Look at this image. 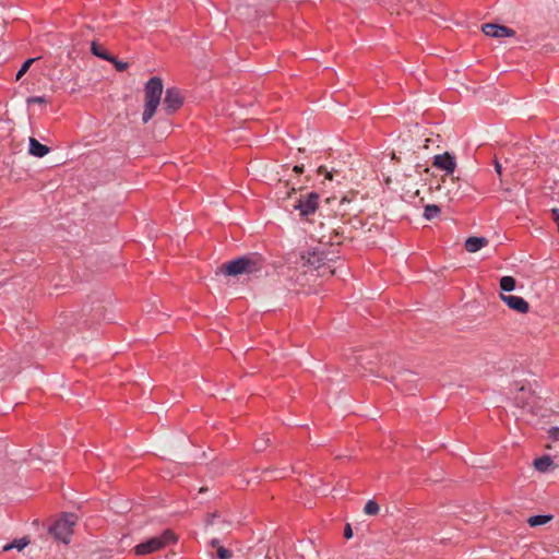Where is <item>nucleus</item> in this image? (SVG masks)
Masks as SVG:
<instances>
[{
  "label": "nucleus",
  "instance_id": "obj_1",
  "mask_svg": "<svg viewBox=\"0 0 559 559\" xmlns=\"http://www.w3.org/2000/svg\"><path fill=\"white\" fill-rule=\"evenodd\" d=\"M265 264V258L261 253L251 252L223 263L216 273L227 276L251 275L262 271Z\"/></svg>",
  "mask_w": 559,
  "mask_h": 559
},
{
  "label": "nucleus",
  "instance_id": "obj_2",
  "mask_svg": "<svg viewBox=\"0 0 559 559\" xmlns=\"http://www.w3.org/2000/svg\"><path fill=\"white\" fill-rule=\"evenodd\" d=\"M163 80L159 76L151 78L144 86V111L142 114V121L148 122L155 115L163 94Z\"/></svg>",
  "mask_w": 559,
  "mask_h": 559
},
{
  "label": "nucleus",
  "instance_id": "obj_3",
  "mask_svg": "<svg viewBox=\"0 0 559 559\" xmlns=\"http://www.w3.org/2000/svg\"><path fill=\"white\" fill-rule=\"evenodd\" d=\"M177 537L171 530H165L160 535L153 536L140 544H138L133 551L136 556H146L156 552L165 547L175 544Z\"/></svg>",
  "mask_w": 559,
  "mask_h": 559
},
{
  "label": "nucleus",
  "instance_id": "obj_4",
  "mask_svg": "<svg viewBox=\"0 0 559 559\" xmlns=\"http://www.w3.org/2000/svg\"><path fill=\"white\" fill-rule=\"evenodd\" d=\"M79 516L72 512H63L49 527V533L58 540L66 544L70 542L73 534V527L78 523Z\"/></svg>",
  "mask_w": 559,
  "mask_h": 559
},
{
  "label": "nucleus",
  "instance_id": "obj_5",
  "mask_svg": "<svg viewBox=\"0 0 559 559\" xmlns=\"http://www.w3.org/2000/svg\"><path fill=\"white\" fill-rule=\"evenodd\" d=\"M319 200L320 195L318 192L312 191L306 194H300L297 203L294 205V209L299 211V216L301 218H308V216L316 213L319 209Z\"/></svg>",
  "mask_w": 559,
  "mask_h": 559
},
{
  "label": "nucleus",
  "instance_id": "obj_6",
  "mask_svg": "<svg viewBox=\"0 0 559 559\" xmlns=\"http://www.w3.org/2000/svg\"><path fill=\"white\" fill-rule=\"evenodd\" d=\"M183 96L178 87H168L163 99V110L167 116L177 112L183 105Z\"/></svg>",
  "mask_w": 559,
  "mask_h": 559
},
{
  "label": "nucleus",
  "instance_id": "obj_7",
  "mask_svg": "<svg viewBox=\"0 0 559 559\" xmlns=\"http://www.w3.org/2000/svg\"><path fill=\"white\" fill-rule=\"evenodd\" d=\"M481 31L485 35L495 37V38H503V37H513L515 36V31L495 23H485L481 26Z\"/></svg>",
  "mask_w": 559,
  "mask_h": 559
},
{
  "label": "nucleus",
  "instance_id": "obj_8",
  "mask_svg": "<svg viewBox=\"0 0 559 559\" xmlns=\"http://www.w3.org/2000/svg\"><path fill=\"white\" fill-rule=\"evenodd\" d=\"M501 300L513 311L519 313H527L530 311V304L521 296L500 294Z\"/></svg>",
  "mask_w": 559,
  "mask_h": 559
},
{
  "label": "nucleus",
  "instance_id": "obj_9",
  "mask_svg": "<svg viewBox=\"0 0 559 559\" xmlns=\"http://www.w3.org/2000/svg\"><path fill=\"white\" fill-rule=\"evenodd\" d=\"M432 166L452 175L456 168V162L453 155L445 152L433 157Z\"/></svg>",
  "mask_w": 559,
  "mask_h": 559
},
{
  "label": "nucleus",
  "instance_id": "obj_10",
  "mask_svg": "<svg viewBox=\"0 0 559 559\" xmlns=\"http://www.w3.org/2000/svg\"><path fill=\"white\" fill-rule=\"evenodd\" d=\"M302 259L306 260V264L313 266L319 270L324 267L326 261H331L332 259L328 258V253L324 250L314 249L313 251H309L307 257L302 255Z\"/></svg>",
  "mask_w": 559,
  "mask_h": 559
},
{
  "label": "nucleus",
  "instance_id": "obj_11",
  "mask_svg": "<svg viewBox=\"0 0 559 559\" xmlns=\"http://www.w3.org/2000/svg\"><path fill=\"white\" fill-rule=\"evenodd\" d=\"M50 152V147L41 144L35 138H29L28 153L35 157H44Z\"/></svg>",
  "mask_w": 559,
  "mask_h": 559
},
{
  "label": "nucleus",
  "instance_id": "obj_12",
  "mask_svg": "<svg viewBox=\"0 0 559 559\" xmlns=\"http://www.w3.org/2000/svg\"><path fill=\"white\" fill-rule=\"evenodd\" d=\"M487 245H488V239H486L485 237L472 236L465 240L464 247H465L466 251L474 253Z\"/></svg>",
  "mask_w": 559,
  "mask_h": 559
},
{
  "label": "nucleus",
  "instance_id": "obj_13",
  "mask_svg": "<svg viewBox=\"0 0 559 559\" xmlns=\"http://www.w3.org/2000/svg\"><path fill=\"white\" fill-rule=\"evenodd\" d=\"M552 520L551 514H537L530 516L527 523L531 527H536L539 525H544Z\"/></svg>",
  "mask_w": 559,
  "mask_h": 559
},
{
  "label": "nucleus",
  "instance_id": "obj_14",
  "mask_svg": "<svg viewBox=\"0 0 559 559\" xmlns=\"http://www.w3.org/2000/svg\"><path fill=\"white\" fill-rule=\"evenodd\" d=\"M499 286L501 292L508 293L512 292L516 287V280L513 276H502L499 282Z\"/></svg>",
  "mask_w": 559,
  "mask_h": 559
},
{
  "label": "nucleus",
  "instance_id": "obj_15",
  "mask_svg": "<svg viewBox=\"0 0 559 559\" xmlns=\"http://www.w3.org/2000/svg\"><path fill=\"white\" fill-rule=\"evenodd\" d=\"M91 51L94 56L103 59V60H108L110 59V52H108L103 45L96 43V41H93L92 45H91Z\"/></svg>",
  "mask_w": 559,
  "mask_h": 559
},
{
  "label": "nucleus",
  "instance_id": "obj_16",
  "mask_svg": "<svg viewBox=\"0 0 559 559\" xmlns=\"http://www.w3.org/2000/svg\"><path fill=\"white\" fill-rule=\"evenodd\" d=\"M552 464V460L548 455H543L534 460V467L538 472H546L549 466Z\"/></svg>",
  "mask_w": 559,
  "mask_h": 559
},
{
  "label": "nucleus",
  "instance_id": "obj_17",
  "mask_svg": "<svg viewBox=\"0 0 559 559\" xmlns=\"http://www.w3.org/2000/svg\"><path fill=\"white\" fill-rule=\"evenodd\" d=\"M29 544V539L28 537H22L20 539H14L12 543L10 544H7L4 547H3V550L4 551H9L13 548H16L17 550H22L24 549L27 545Z\"/></svg>",
  "mask_w": 559,
  "mask_h": 559
},
{
  "label": "nucleus",
  "instance_id": "obj_18",
  "mask_svg": "<svg viewBox=\"0 0 559 559\" xmlns=\"http://www.w3.org/2000/svg\"><path fill=\"white\" fill-rule=\"evenodd\" d=\"M441 212V209L436 204H428L424 210V217L428 221L437 217Z\"/></svg>",
  "mask_w": 559,
  "mask_h": 559
},
{
  "label": "nucleus",
  "instance_id": "obj_19",
  "mask_svg": "<svg viewBox=\"0 0 559 559\" xmlns=\"http://www.w3.org/2000/svg\"><path fill=\"white\" fill-rule=\"evenodd\" d=\"M37 60V58L26 59L15 75V81H20L22 76L29 70L31 66Z\"/></svg>",
  "mask_w": 559,
  "mask_h": 559
},
{
  "label": "nucleus",
  "instance_id": "obj_20",
  "mask_svg": "<svg viewBox=\"0 0 559 559\" xmlns=\"http://www.w3.org/2000/svg\"><path fill=\"white\" fill-rule=\"evenodd\" d=\"M380 510V507L376 500H369L364 507V511L368 515H376L378 514Z\"/></svg>",
  "mask_w": 559,
  "mask_h": 559
},
{
  "label": "nucleus",
  "instance_id": "obj_21",
  "mask_svg": "<svg viewBox=\"0 0 559 559\" xmlns=\"http://www.w3.org/2000/svg\"><path fill=\"white\" fill-rule=\"evenodd\" d=\"M109 58L110 59H108L107 61L111 62L117 71L122 72V71H126L129 68V63L128 62L121 61V60H119L117 57H115L112 55H110Z\"/></svg>",
  "mask_w": 559,
  "mask_h": 559
},
{
  "label": "nucleus",
  "instance_id": "obj_22",
  "mask_svg": "<svg viewBox=\"0 0 559 559\" xmlns=\"http://www.w3.org/2000/svg\"><path fill=\"white\" fill-rule=\"evenodd\" d=\"M344 238L343 231H340L337 229H334L333 233L330 235L329 243L331 246H341L343 243L342 239Z\"/></svg>",
  "mask_w": 559,
  "mask_h": 559
},
{
  "label": "nucleus",
  "instance_id": "obj_23",
  "mask_svg": "<svg viewBox=\"0 0 559 559\" xmlns=\"http://www.w3.org/2000/svg\"><path fill=\"white\" fill-rule=\"evenodd\" d=\"M216 556L218 559H231L233 552L229 549H227L223 546H219L217 548Z\"/></svg>",
  "mask_w": 559,
  "mask_h": 559
},
{
  "label": "nucleus",
  "instance_id": "obj_24",
  "mask_svg": "<svg viewBox=\"0 0 559 559\" xmlns=\"http://www.w3.org/2000/svg\"><path fill=\"white\" fill-rule=\"evenodd\" d=\"M47 99L44 96H31L27 98V104H46Z\"/></svg>",
  "mask_w": 559,
  "mask_h": 559
},
{
  "label": "nucleus",
  "instance_id": "obj_25",
  "mask_svg": "<svg viewBox=\"0 0 559 559\" xmlns=\"http://www.w3.org/2000/svg\"><path fill=\"white\" fill-rule=\"evenodd\" d=\"M549 436L554 441H559V427H552L549 430Z\"/></svg>",
  "mask_w": 559,
  "mask_h": 559
},
{
  "label": "nucleus",
  "instance_id": "obj_26",
  "mask_svg": "<svg viewBox=\"0 0 559 559\" xmlns=\"http://www.w3.org/2000/svg\"><path fill=\"white\" fill-rule=\"evenodd\" d=\"M343 535L346 539H349L353 537V528L350 526V524H346L345 527H344V532H343Z\"/></svg>",
  "mask_w": 559,
  "mask_h": 559
},
{
  "label": "nucleus",
  "instance_id": "obj_27",
  "mask_svg": "<svg viewBox=\"0 0 559 559\" xmlns=\"http://www.w3.org/2000/svg\"><path fill=\"white\" fill-rule=\"evenodd\" d=\"M318 173H319V174H325V178H326V179H332V174H331V173H329L324 166H320V167L318 168Z\"/></svg>",
  "mask_w": 559,
  "mask_h": 559
},
{
  "label": "nucleus",
  "instance_id": "obj_28",
  "mask_svg": "<svg viewBox=\"0 0 559 559\" xmlns=\"http://www.w3.org/2000/svg\"><path fill=\"white\" fill-rule=\"evenodd\" d=\"M293 170H294L296 174L300 175V174H302V173H304V165H296V166H294Z\"/></svg>",
  "mask_w": 559,
  "mask_h": 559
},
{
  "label": "nucleus",
  "instance_id": "obj_29",
  "mask_svg": "<svg viewBox=\"0 0 559 559\" xmlns=\"http://www.w3.org/2000/svg\"><path fill=\"white\" fill-rule=\"evenodd\" d=\"M495 168L499 176L502 174V167L498 160H495Z\"/></svg>",
  "mask_w": 559,
  "mask_h": 559
},
{
  "label": "nucleus",
  "instance_id": "obj_30",
  "mask_svg": "<svg viewBox=\"0 0 559 559\" xmlns=\"http://www.w3.org/2000/svg\"><path fill=\"white\" fill-rule=\"evenodd\" d=\"M265 445H266L265 442L264 443H258V442L254 443V448H255L257 451L264 450Z\"/></svg>",
  "mask_w": 559,
  "mask_h": 559
},
{
  "label": "nucleus",
  "instance_id": "obj_31",
  "mask_svg": "<svg viewBox=\"0 0 559 559\" xmlns=\"http://www.w3.org/2000/svg\"><path fill=\"white\" fill-rule=\"evenodd\" d=\"M216 544H218V540L217 539H213L212 540V545L215 546Z\"/></svg>",
  "mask_w": 559,
  "mask_h": 559
},
{
  "label": "nucleus",
  "instance_id": "obj_32",
  "mask_svg": "<svg viewBox=\"0 0 559 559\" xmlns=\"http://www.w3.org/2000/svg\"><path fill=\"white\" fill-rule=\"evenodd\" d=\"M345 201H347V199L344 197V198L342 199L341 203H343V202H345Z\"/></svg>",
  "mask_w": 559,
  "mask_h": 559
}]
</instances>
